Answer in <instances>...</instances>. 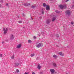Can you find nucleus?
<instances>
[{"mask_svg": "<svg viewBox=\"0 0 74 74\" xmlns=\"http://www.w3.org/2000/svg\"><path fill=\"white\" fill-rule=\"evenodd\" d=\"M50 22H51L50 19H48L46 21V23H47V24H49Z\"/></svg>", "mask_w": 74, "mask_h": 74, "instance_id": "nucleus-5", "label": "nucleus"}, {"mask_svg": "<svg viewBox=\"0 0 74 74\" xmlns=\"http://www.w3.org/2000/svg\"><path fill=\"white\" fill-rule=\"evenodd\" d=\"M23 29H25V27H23Z\"/></svg>", "mask_w": 74, "mask_h": 74, "instance_id": "nucleus-35", "label": "nucleus"}, {"mask_svg": "<svg viewBox=\"0 0 74 74\" xmlns=\"http://www.w3.org/2000/svg\"><path fill=\"white\" fill-rule=\"evenodd\" d=\"M21 47V44H20L17 46V48H19Z\"/></svg>", "mask_w": 74, "mask_h": 74, "instance_id": "nucleus-13", "label": "nucleus"}, {"mask_svg": "<svg viewBox=\"0 0 74 74\" xmlns=\"http://www.w3.org/2000/svg\"><path fill=\"white\" fill-rule=\"evenodd\" d=\"M14 64L15 66H19V63H18V62H16L14 63Z\"/></svg>", "mask_w": 74, "mask_h": 74, "instance_id": "nucleus-9", "label": "nucleus"}, {"mask_svg": "<svg viewBox=\"0 0 74 74\" xmlns=\"http://www.w3.org/2000/svg\"><path fill=\"white\" fill-rule=\"evenodd\" d=\"M50 1H52V0H49Z\"/></svg>", "mask_w": 74, "mask_h": 74, "instance_id": "nucleus-44", "label": "nucleus"}, {"mask_svg": "<svg viewBox=\"0 0 74 74\" xmlns=\"http://www.w3.org/2000/svg\"><path fill=\"white\" fill-rule=\"evenodd\" d=\"M46 10H49V6L47 5Z\"/></svg>", "mask_w": 74, "mask_h": 74, "instance_id": "nucleus-8", "label": "nucleus"}, {"mask_svg": "<svg viewBox=\"0 0 74 74\" xmlns=\"http://www.w3.org/2000/svg\"><path fill=\"white\" fill-rule=\"evenodd\" d=\"M56 36L57 37H59V35L58 34H56Z\"/></svg>", "mask_w": 74, "mask_h": 74, "instance_id": "nucleus-27", "label": "nucleus"}, {"mask_svg": "<svg viewBox=\"0 0 74 74\" xmlns=\"http://www.w3.org/2000/svg\"><path fill=\"white\" fill-rule=\"evenodd\" d=\"M0 57H3L2 54H0Z\"/></svg>", "mask_w": 74, "mask_h": 74, "instance_id": "nucleus-29", "label": "nucleus"}, {"mask_svg": "<svg viewBox=\"0 0 74 74\" xmlns=\"http://www.w3.org/2000/svg\"><path fill=\"white\" fill-rule=\"evenodd\" d=\"M56 16L53 17L52 20V22H54L56 20Z\"/></svg>", "mask_w": 74, "mask_h": 74, "instance_id": "nucleus-6", "label": "nucleus"}, {"mask_svg": "<svg viewBox=\"0 0 74 74\" xmlns=\"http://www.w3.org/2000/svg\"><path fill=\"white\" fill-rule=\"evenodd\" d=\"M36 47L37 48H40L41 47H43V44L41 43H40L38 44L36 46Z\"/></svg>", "mask_w": 74, "mask_h": 74, "instance_id": "nucleus-4", "label": "nucleus"}, {"mask_svg": "<svg viewBox=\"0 0 74 74\" xmlns=\"http://www.w3.org/2000/svg\"><path fill=\"white\" fill-rule=\"evenodd\" d=\"M53 65L54 67H56V64L55 63H53Z\"/></svg>", "mask_w": 74, "mask_h": 74, "instance_id": "nucleus-15", "label": "nucleus"}, {"mask_svg": "<svg viewBox=\"0 0 74 74\" xmlns=\"http://www.w3.org/2000/svg\"><path fill=\"white\" fill-rule=\"evenodd\" d=\"M8 41V39H6L5 40L6 41Z\"/></svg>", "mask_w": 74, "mask_h": 74, "instance_id": "nucleus-36", "label": "nucleus"}, {"mask_svg": "<svg viewBox=\"0 0 74 74\" xmlns=\"http://www.w3.org/2000/svg\"><path fill=\"white\" fill-rule=\"evenodd\" d=\"M30 20H31V19H32V20H33V18H32V17H31L30 18Z\"/></svg>", "mask_w": 74, "mask_h": 74, "instance_id": "nucleus-32", "label": "nucleus"}, {"mask_svg": "<svg viewBox=\"0 0 74 74\" xmlns=\"http://www.w3.org/2000/svg\"><path fill=\"white\" fill-rule=\"evenodd\" d=\"M59 6L61 9H63V8H66V5H59Z\"/></svg>", "mask_w": 74, "mask_h": 74, "instance_id": "nucleus-3", "label": "nucleus"}, {"mask_svg": "<svg viewBox=\"0 0 74 74\" xmlns=\"http://www.w3.org/2000/svg\"><path fill=\"white\" fill-rule=\"evenodd\" d=\"M41 67V66H40L39 65H38L37 68L39 70H40Z\"/></svg>", "mask_w": 74, "mask_h": 74, "instance_id": "nucleus-14", "label": "nucleus"}, {"mask_svg": "<svg viewBox=\"0 0 74 74\" xmlns=\"http://www.w3.org/2000/svg\"><path fill=\"white\" fill-rule=\"evenodd\" d=\"M30 5V4L29 3V4H28V3H24L23 4V5L24 6H28V5Z\"/></svg>", "mask_w": 74, "mask_h": 74, "instance_id": "nucleus-11", "label": "nucleus"}, {"mask_svg": "<svg viewBox=\"0 0 74 74\" xmlns=\"http://www.w3.org/2000/svg\"><path fill=\"white\" fill-rule=\"evenodd\" d=\"M66 74H68V73H66Z\"/></svg>", "mask_w": 74, "mask_h": 74, "instance_id": "nucleus-46", "label": "nucleus"}, {"mask_svg": "<svg viewBox=\"0 0 74 74\" xmlns=\"http://www.w3.org/2000/svg\"><path fill=\"white\" fill-rule=\"evenodd\" d=\"M71 25H73V24H74V23L73 22H71Z\"/></svg>", "mask_w": 74, "mask_h": 74, "instance_id": "nucleus-31", "label": "nucleus"}, {"mask_svg": "<svg viewBox=\"0 0 74 74\" xmlns=\"http://www.w3.org/2000/svg\"><path fill=\"white\" fill-rule=\"evenodd\" d=\"M0 7H1V5L0 4Z\"/></svg>", "mask_w": 74, "mask_h": 74, "instance_id": "nucleus-43", "label": "nucleus"}, {"mask_svg": "<svg viewBox=\"0 0 74 74\" xmlns=\"http://www.w3.org/2000/svg\"><path fill=\"white\" fill-rule=\"evenodd\" d=\"M39 18L40 19H40H41V18H42V17L41 16H40L39 17Z\"/></svg>", "mask_w": 74, "mask_h": 74, "instance_id": "nucleus-34", "label": "nucleus"}, {"mask_svg": "<svg viewBox=\"0 0 74 74\" xmlns=\"http://www.w3.org/2000/svg\"><path fill=\"white\" fill-rule=\"evenodd\" d=\"M65 14L66 15H67L68 16H70L71 14V11H70L69 10H67L66 11Z\"/></svg>", "mask_w": 74, "mask_h": 74, "instance_id": "nucleus-1", "label": "nucleus"}, {"mask_svg": "<svg viewBox=\"0 0 74 74\" xmlns=\"http://www.w3.org/2000/svg\"><path fill=\"white\" fill-rule=\"evenodd\" d=\"M3 31V33L4 34H6L7 33V32H8V29L6 28H4Z\"/></svg>", "mask_w": 74, "mask_h": 74, "instance_id": "nucleus-2", "label": "nucleus"}, {"mask_svg": "<svg viewBox=\"0 0 74 74\" xmlns=\"http://www.w3.org/2000/svg\"><path fill=\"white\" fill-rule=\"evenodd\" d=\"M21 17V16H17V18H20Z\"/></svg>", "mask_w": 74, "mask_h": 74, "instance_id": "nucleus-30", "label": "nucleus"}, {"mask_svg": "<svg viewBox=\"0 0 74 74\" xmlns=\"http://www.w3.org/2000/svg\"><path fill=\"white\" fill-rule=\"evenodd\" d=\"M53 58H56V57H57V56H56V55H53Z\"/></svg>", "mask_w": 74, "mask_h": 74, "instance_id": "nucleus-21", "label": "nucleus"}, {"mask_svg": "<svg viewBox=\"0 0 74 74\" xmlns=\"http://www.w3.org/2000/svg\"><path fill=\"white\" fill-rule=\"evenodd\" d=\"M28 42H29V43H30L32 42V41H31L30 40H29L28 41Z\"/></svg>", "mask_w": 74, "mask_h": 74, "instance_id": "nucleus-23", "label": "nucleus"}, {"mask_svg": "<svg viewBox=\"0 0 74 74\" xmlns=\"http://www.w3.org/2000/svg\"><path fill=\"white\" fill-rule=\"evenodd\" d=\"M16 73H18V72H19V70L18 69L16 70Z\"/></svg>", "mask_w": 74, "mask_h": 74, "instance_id": "nucleus-25", "label": "nucleus"}, {"mask_svg": "<svg viewBox=\"0 0 74 74\" xmlns=\"http://www.w3.org/2000/svg\"><path fill=\"white\" fill-rule=\"evenodd\" d=\"M43 5L44 7H46L47 6V5L45 3H44L43 4Z\"/></svg>", "mask_w": 74, "mask_h": 74, "instance_id": "nucleus-16", "label": "nucleus"}, {"mask_svg": "<svg viewBox=\"0 0 74 74\" xmlns=\"http://www.w3.org/2000/svg\"><path fill=\"white\" fill-rule=\"evenodd\" d=\"M55 12H56V13H59V12H60V11L58 10H56Z\"/></svg>", "mask_w": 74, "mask_h": 74, "instance_id": "nucleus-20", "label": "nucleus"}, {"mask_svg": "<svg viewBox=\"0 0 74 74\" xmlns=\"http://www.w3.org/2000/svg\"><path fill=\"white\" fill-rule=\"evenodd\" d=\"M2 44H4V41L2 42Z\"/></svg>", "mask_w": 74, "mask_h": 74, "instance_id": "nucleus-38", "label": "nucleus"}, {"mask_svg": "<svg viewBox=\"0 0 74 74\" xmlns=\"http://www.w3.org/2000/svg\"><path fill=\"white\" fill-rule=\"evenodd\" d=\"M31 7H32V8H35V7H36V6L35 5H32V6Z\"/></svg>", "mask_w": 74, "mask_h": 74, "instance_id": "nucleus-17", "label": "nucleus"}, {"mask_svg": "<svg viewBox=\"0 0 74 74\" xmlns=\"http://www.w3.org/2000/svg\"><path fill=\"white\" fill-rule=\"evenodd\" d=\"M42 14H44V11L43 10V9H42Z\"/></svg>", "mask_w": 74, "mask_h": 74, "instance_id": "nucleus-19", "label": "nucleus"}, {"mask_svg": "<svg viewBox=\"0 0 74 74\" xmlns=\"http://www.w3.org/2000/svg\"><path fill=\"white\" fill-rule=\"evenodd\" d=\"M34 55H35L34 53L32 54L31 55V57H33V56H34Z\"/></svg>", "mask_w": 74, "mask_h": 74, "instance_id": "nucleus-18", "label": "nucleus"}, {"mask_svg": "<svg viewBox=\"0 0 74 74\" xmlns=\"http://www.w3.org/2000/svg\"><path fill=\"white\" fill-rule=\"evenodd\" d=\"M68 1H69V0H66V2Z\"/></svg>", "mask_w": 74, "mask_h": 74, "instance_id": "nucleus-40", "label": "nucleus"}, {"mask_svg": "<svg viewBox=\"0 0 74 74\" xmlns=\"http://www.w3.org/2000/svg\"><path fill=\"white\" fill-rule=\"evenodd\" d=\"M6 5H8V4L7 3L6 4Z\"/></svg>", "mask_w": 74, "mask_h": 74, "instance_id": "nucleus-41", "label": "nucleus"}, {"mask_svg": "<svg viewBox=\"0 0 74 74\" xmlns=\"http://www.w3.org/2000/svg\"><path fill=\"white\" fill-rule=\"evenodd\" d=\"M14 35H13L12 34L10 36V38L11 40H12V39H14Z\"/></svg>", "mask_w": 74, "mask_h": 74, "instance_id": "nucleus-7", "label": "nucleus"}, {"mask_svg": "<svg viewBox=\"0 0 74 74\" xmlns=\"http://www.w3.org/2000/svg\"><path fill=\"white\" fill-rule=\"evenodd\" d=\"M18 22L19 23H21L22 22V21H18Z\"/></svg>", "mask_w": 74, "mask_h": 74, "instance_id": "nucleus-26", "label": "nucleus"}, {"mask_svg": "<svg viewBox=\"0 0 74 74\" xmlns=\"http://www.w3.org/2000/svg\"><path fill=\"white\" fill-rule=\"evenodd\" d=\"M23 15V16H25V14L24 13H23L22 14Z\"/></svg>", "mask_w": 74, "mask_h": 74, "instance_id": "nucleus-28", "label": "nucleus"}, {"mask_svg": "<svg viewBox=\"0 0 74 74\" xmlns=\"http://www.w3.org/2000/svg\"><path fill=\"white\" fill-rule=\"evenodd\" d=\"M11 58L12 59H14V55H13L12 56Z\"/></svg>", "mask_w": 74, "mask_h": 74, "instance_id": "nucleus-22", "label": "nucleus"}, {"mask_svg": "<svg viewBox=\"0 0 74 74\" xmlns=\"http://www.w3.org/2000/svg\"><path fill=\"white\" fill-rule=\"evenodd\" d=\"M0 3H4V1H3V0H1V1H0Z\"/></svg>", "mask_w": 74, "mask_h": 74, "instance_id": "nucleus-24", "label": "nucleus"}, {"mask_svg": "<svg viewBox=\"0 0 74 74\" xmlns=\"http://www.w3.org/2000/svg\"><path fill=\"white\" fill-rule=\"evenodd\" d=\"M42 35H43V34H44V32H42Z\"/></svg>", "mask_w": 74, "mask_h": 74, "instance_id": "nucleus-39", "label": "nucleus"}, {"mask_svg": "<svg viewBox=\"0 0 74 74\" xmlns=\"http://www.w3.org/2000/svg\"><path fill=\"white\" fill-rule=\"evenodd\" d=\"M25 74H29V72H28L27 73L26 72H25Z\"/></svg>", "mask_w": 74, "mask_h": 74, "instance_id": "nucleus-33", "label": "nucleus"}, {"mask_svg": "<svg viewBox=\"0 0 74 74\" xmlns=\"http://www.w3.org/2000/svg\"><path fill=\"white\" fill-rule=\"evenodd\" d=\"M59 54L60 56H64V54L62 53V52H61L60 53H58Z\"/></svg>", "mask_w": 74, "mask_h": 74, "instance_id": "nucleus-10", "label": "nucleus"}, {"mask_svg": "<svg viewBox=\"0 0 74 74\" xmlns=\"http://www.w3.org/2000/svg\"><path fill=\"white\" fill-rule=\"evenodd\" d=\"M74 5L72 6V7H74Z\"/></svg>", "mask_w": 74, "mask_h": 74, "instance_id": "nucleus-45", "label": "nucleus"}, {"mask_svg": "<svg viewBox=\"0 0 74 74\" xmlns=\"http://www.w3.org/2000/svg\"><path fill=\"white\" fill-rule=\"evenodd\" d=\"M34 38H36V36H34Z\"/></svg>", "mask_w": 74, "mask_h": 74, "instance_id": "nucleus-42", "label": "nucleus"}, {"mask_svg": "<svg viewBox=\"0 0 74 74\" xmlns=\"http://www.w3.org/2000/svg\"><path fill=\"white\" fill-rule=\"evenodd\" d=\"M50 71L51 72V73H53L55 72V70L53 69H50Z\"/></svg>", "mask_w": 74, "mask_h": 74, "instance_id": "nucleus-12", "label": "nucleus"}, {"mask_svg": "<svg viewBox=\"0 0 74 74\" xmlns=\"http://www.w3.org/2000/svg\"><path fill=\"white\" fill-rule=\"evenodd\" d=\"M32 74H36V73L34 72H32Z\"/></svg>", "mask_w": 74, "mask_h": 74, "instance_id": "nucleus-37", "label": "nucleus"}]
</instances>
